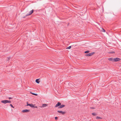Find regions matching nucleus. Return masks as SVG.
Segmentation results:
<instances>
[{
    "mask_svg": "<svg viewBox=\"0 0 121 121\" xmlns=\"http://www.w3.org/2000/svg\"><path fill=\"white\" fill-rule=\"evenodd\" d=\"M1 102L4 104H6L7 103H11V101L10 100H2L1 101Z\"/></svg>",
    "mask_w": 121,
    "mask_h": 121,
    "instance_id": "f257e3e1",
    "label": "nucleus"
},
{
    "mask_svg": "<svg viewBox=\"0 0 121 121\" xmlns=\"http://www.w3.org/2000/svg\"><path fill=\"white\" fill-rule=\"evenodd\" d=\"M34 10L33 9H32L30 11L29 13H27L26 15V16H28L30 15H31L33 12Z\"/></svg>",
    "mask_w": 121,
    "mask_h": 121,
    "instance_id": "f03ea898",
    "label": "nucleus"
},
{
    "mask_svg": "<svg viewBox=\"0 0 121 121\" xmlns=\"http://www.w3.org/2000/svg\"><path fill=\"white\" fill-rule=\"evenodd\" d=\"M27 106H30L31 108H33L34 107V105H33L32 104H29L28 103V102L27 103Z\"/></svg>",
    "mask_w": 121,
    "mask_h": 121,
    "instance_id": "7ed1b4c3",
    "label": "nucleus"
},
{
    "mask_svg": "<svg viewBox=\"0 0 121 121\" xmlns=\"http://www.w3.org/2000/svg\"><path fill=\"white\" fill-rule=\"evenodd\" d=\"M94 52H92L89 54H86V56H92L94 54Z\"/></svg>",
    "mask_w": 121,
    "mask_h": 121,
    "instance_id": "20e7f679",
    "label": "nucleus"
},
{
    "mask_svg": "<svg viewBox=\"0 0 121 121\" xmlns=\"http://www.w3.org/2000/svg\"><path fill=\"white\" fill-rule=\"evenodd\" d=\"M121 59L118 58H114V62H116L119 61Z\"/></svg>",
    "mask_w": 121,
    "mask_h": 121,
    "instance_id": "39448f33",
    "label": "nucleus"
},
{
    "mask_svg": "<svg viewBox=\"0 0 121 121\" xmlns=\"http://www.w3.org/2000/svg\"><path fill=\"white\" fill-rule=\"evenodd\" d=\"M30 110L28 109L23 110L22 111V112H29Z\"/></svg>",
    "mask_w": 121,
    "mask_h": 121,
    "instance_id": "423d86ee",
    "label": "nucleus"
},
{
    "mask_svg": "<svg viewBox=\"0 0 121 121\" xmlns=\"http://www.w3.org/2000/svg\"><path fill=\"white\" fill-rule=\"evenodd\" d=\"M57 112L62 114H64L65 113V112H63L62 111H58Z\"/></svg>",
    "mask_w": 121,
    "mask_h": 121,
    "instance_id": "0eeeda50",
    "label": "nucleus"
},
{
    "mask_svg": "<svg viewBox=\"0 0 121 121\" xmlns=\"http://www.w3.org/2000/svg\"><path fill=\"white\" fill-rule=\"evenodd\" d=\"M61 104V103L60 102H58L57 104H56V105L55 106V107H56L58 106H60V105Z\"/></svg>",
    "mask_w": 121,
    "mask_h": 121,
    "instance_id": "6e6552de",
    "label": "nucleus"
},
{
    "mask_svg": "<svg viewBox=\"0 0 121 121\" xmlns=\"http://www.w3.org/2000/svg\"><path fill=\"white\" fill-rule=\"evenodd\" d=\"M114 58H111L108 59V60L109 61H111L113 62H114Z\"/></svg>",
    "mask_w": 121,
    "mask_h": 121,
    "instance_id": "1a4fd4ad",
    "label": "nucleus"
},
{
    "mask_svg": "<svg viewBox=\"0 0 121 121\" xmlns=\"http://www.w3.org/2000/svg\"><path fill=\"white\" fill-rule=\"evenodd\" d=\"M65 106L63 104L60 105L58 107L59 108H61L65 107Z\"/></svg>",
    "mask_w": 121,
    "mask_h": 121,
    "instance_id": "9d476101",
    "label": "nucleus"
},
{
    "mask_svg": "<svg viewBox=\"0 0 121 121\" xmlns=\"http://www.w3.org/2000/svg\"><path fill=\"white\" fill-rule=\"evenodd\" d=\"M47 104H43L42 106V107H45L47 106Z\"/></svg>",
    "mask_w": 121,
    "mask_h": 121,
    "instance_id": "9b49d317",
    "label": "nucleus"
},
{
    "mask_svg": "<svg viewBox=\"0 0 121 121\" xmlns=\"http://www.w3.org/2000/svg\"><path fill=\"white\" fill-rule=\"evenodd\" d=\"M35 82L37 83H39L40 82V81H39V79H36Z\"/></svg>",
    "mask_w": 121,
    "mask_h": 121,
    "instance_id": "f8f14e48",
    "label": "nucleus"
},
{
    "mask_svg": "<svg viewBox=\"0 0 121 121\" xmlns=\"http://www.w3.org/2000/svg\"><path fill=\"white\" fill-rule=\"evenodd\" d=\"M96 118L97 119H101L102 118V117H98V116L96 117Z\"/></svg>",
    "mask_w": 121,
    "mask_h": 121,
    "instance_id": "ddd939ff",
    "label": "nucleus"
},
{
    "mask_svg": "<svg viewBox=\"0 0 121 121\" xmlns=\"http://www.w3.org/2000/svg\"><path fill=\"white\" fill-rule=\"evenodd\" d=\"M31 93L32 95H35L37 96V95H38L37 94H35V93Z\"/></svg>",
    "mask_w": 121,
    "mask_h": 121,
    "instance_id": "4468645a",
    "label": "nucleus"
},
{
    "mask_svg": "<svg viewBox=\"0 0 121 121\" xmlns=\"http://www.w3.org/2000/svg\"><path fill=\"white\" fill-rule=\"evenodd\" d=\"M90 51H87L85 52V53H88Z\"/></svg>",
    "mask_w": 121,
    "mask_h": 121,
    "instance_id": "2eb2a0df",
    "label": "nucleus"
},
{
    "mask_svg": "<svg viewBox=\"0 0 121 121\" xmlns=\"http://www.w3.org/2000/svg\"><path fill=\"white\" fill-rule=\"evenodd\" d=\"M71 46H69V47L67 48L66 49H69L70 48H71Z\"/></svg>",
    "mask_w": 121,
    "mask_h": 121,
    "instance_id": "dca6fc26",
    "label": "nucleus"
},
{
    "mask_svg": "<svg viewBox=\"0 0 121 121\" xmlns=\"http://www.w3.org/2000/svg\"><path fill=\"white\" fill-rule=\"evenodd\" d=\"M114 53V52H113V51L110 52H108V53H110V54H112Z\"/></svg>",
    "mask_w": 121,
    "mask_h": 121,
    "instance_id": "f3484780",
    "label": "nucleus"
},
{
    "mask_svg": "<svg viewBox=\"0 0 121 121\" xmlns=\"http://www.w3.org/2000/svg\"><path fill=\"white\" fill-rule=\"evenodd\" d=\"M92 115L94 116H95L96 115V113H92Z\"/></svg>",
    "mask_w": 121,
    "mask_h": 121,
    "instance_id": "a211bd4d",
    "label": "nucleus"
},
{
    "mask_svg": "<svg viewBox=\"0 0 121 121\" xmlns=\"http://www.w3.org/2000/svg\"><path fill=\"white\" fill-rule=\"evenodd\" d=\"M10 105L11 106V107L13 108H14V107H13V105L11 104H10Z\"/></svg>",
    "mask_w": 121,
    "mask_h": 121,
    "instance_id": "6ab92c4d",
    "label": "nucleus"
},
{
    "mask_svg": "<svg viewBox=\"0 0 121 121\" xmlns=\"http://www.w3.org/2000/svg\"><path fill=\"white\" fill-rule=\"evenodd\" d=\"M90 108H91V109H94L95 108L94 107H91Z\"/></svg>",
    "mask_w": 121,
    "mask_h": 121,
    "instance_id": "aec40b11",
    "label": "nucleus"
},
{
    "mask_svg": "<svg viewBox=\"0 0 121 121\" xmlns=\"http://www.w3.org/2000/svg\"><path fill=\"white\" fill-rule=\"evenodd\" d=\"M55 119L56 120L58 119V118L57 117H55Z\"/></svg>",
    "mask_w": 121,
    "mask_h": 121,
    "instance_id": "412c9836",
    "label": "nucleus"
},
{
    "mask_svg": "<svg viewBox=\"0 0 121 121\" xmlns=\"http://www.w3.org/2000/svg\"><path fill=\"white\" fill-rule=\"evenodd\" d=\"M103 32H105V30L103 29Z\"/></svg>",
    "mask_w": 121,
    "mask_h": 121,
    "instance_id": "4be33fe9",
    "label": "nucleus"
},
{
    "mask_svg": "<svg viewBox=\"0 0 121 121\" xmlns=\"http://www.w3.org/2000/svg\"><path fill=\"white\" fill-rule=\"evenodd\" d=\"M13 98H12V97H9V99H13Z\"/></svg>",
    "mask_w": 121,
    "mask_h": 121,
    "instance_id": "5701e85b",
    "label": "nucleus"
},
{
    "mask_svg": "<svg viewBox=\"0 0 121 121\" xmlns=\"http://www.w3.org/2000/svg\"><path fill=\"white\" fill-rule=\"evenodd\" d=\"M37 106H35V105H34V107L33 108H37Z\"/></svg>",
    "mask_w": 121,
    "mask_h": 121,
    "instance_id": "b1692460",
    "label": "nucleus"
},
{
    "mask_svg": "<svg viewBox=\"0 0 121 121\" xmlns=\"http://www.w3.org/2000/svg\"><path fill=\"white\" fill-rule=\"evenodd\" d=\"M26 16H24L23 17V18H24L26 17Z\"/></svg>",
    "mask_w": 121,
    "mask_h": 121,
    "instance_id": "393cba45",
    "label": "nucleus"
},
{
    "mask_svg": "<svg viewBox=\"0 0 121 121\" xmlns=\"http://www.w3.org/2000/svg\"><path fill=\"white\" fill-rule=\"evenodd\" d=\"M9 58H10V57H9V58H8V59H9Z\"/></svg>",
    "mask_w": 121,
    "mask_h": 121,
    "instance_id": "a878e982",
    "label": "nucleus"
}]
</instances>
